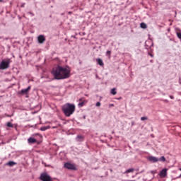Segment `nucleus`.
<instances>
[{
	"label": "nucleus",
	"instance_id": "1",
	"mask_svg": "<svg viewBox=\"0 0 181 181\" xmlns=\"http://www.w3.org/2000/svg\"><path fill=\"white\" fill-rule=\"evenodd\" d=\"M70 68L69 66H62L57 65L52 69V74L55 80H64L70 77Z\"/></svg>",
	"mask_w": 181,
	"mask_h": 181
},
{
	"label": "nucleus",
	"instance_id": "2",
	"mask_svg": "<svg viewBox=\"0 0 181 181\" xmlns=\"http://www.w3.org/2000/svg\"><path fill=\"white\" fill-rule=\"evenodd\" d=\"M62 110L66 117L73 115L76 111V105L70 103H66L62 106Z\"/></svg>",
	"mask_w": 181,
	"mask_h": 181
},
{
	"label": "nucleus",
	"instance_id": "3",
	"mask_svg": "<svg viewBox=\"0 0 181 181\" xmlns=\"http://www.w3.org/2000/svg\"><path fill=\"white\" fill-rule=\"evenodd\" d=\"M11 63V59L7 61H2L0 64V70H6L9 67V64Z\"/></svg>",
	"mask_w": 181,
	"mask_h": 181
},
{
	"label": "nucleus",
	"instance_id": "4",
	"mask_svg": "<svg viewBox=\"0 0 181 181\" xmlns=\"http://www.w3.org/2000/svg\"><path fill=\"white\" fill-rule=\"evenodd\" d=\"M40 179L42 181H52V177H50V175H49L47 173H42L40 176Z\"/></svg>",
	"mask_w": 181,
	"mask_h": 181
},
{
	"label": "nucleus",
	"instance_id": "5",
	"mask_svg": "<svg viewBox=\"0 0 181 181\" xmlns=\"http://www.w3.org/2000/svg\"><path fill=\"white\" fill-rule=\"evenodd\" d=\"M64 168H66V169H70L71 170H76V166H74V165L69 163H66L64 164Z\"/></svg>",
	"mask_w": 181,
	"mask_h": 181
},
{
	"label": "nucleus",
	"instance_id": "6",
	"mask_svg": "<svg viewBox=\"0 0 181 181\" xmlns=\"http://www.w3.org/2000/svg\"><path fill=\"white\" fill-rule=\"evenodd\" d=\"M148 160H149V162H152L153 163H156V162H159V158L150 156L148 157Z\"/></svg>",
	"mask_w": 181,
	"mask_h": 181
},
{
	"label": "nucleus",
	"instance_id": "7",
	"mask_svg": "<svg viewBox=\"0 0 181 181\" xmlns=\"http://www.w3.org/2000/svg\"><path fill=\"white\" fill-rule=\"evenodd\" d=\"M160 177H165L168 176V168L163 169L159 173Z\"/></svg>",
	"mask_w": 181,
	"mask_h": 181
},
{
	"label": "nucleus",
	"instance_id": "8",
	"mask_svg": "<svg viewBox=\"0 0 181 181\" xmlns=\"http://www.w3.org/2000/svg\"><path fill=\"white\" fill-rule=\"evenodd\" d=\"M37 40H38V42L42 45L45 43V42L46 41V38L45 37V35H40L38 36Z\"/></svg>",
	"mask_w": 181,
	"mask_h": 181
},
{
	"label": "nucleus",
	"instance_id": "9",
	"mask_svg": "<svg viewBox=\"0 0 181 181\" xmlns=\"http://www.w3.org/2000/svg\"><path fill=\"white\" fill-rule=\"evenodd\" d=\"M79 101L80 103L78 104V107H79V108L84 107V104H86V100H84V98L79 99Z\"/></svg>",
	"mask_w": 181,
	"mask_h": 181
},
{
	"label": "nucleus",
	"instance_id": "10",
	"mask_svg": "<svg viewBox=\"0 0 181 181\" xmlns=\"http://www.w3.org/2000/svg\"><path fill=\"white\" fill-rule=\"evenodd\" d=\"M28 144H36L37 142V140H36V139H35L33 137H30L28 139Z\"/></svg>",
	"mask_w": 181,
	"mask_h": 181
},
{
	"label": "nucleus",
	"instance_id": "11",
	"mask_svg": "<svg viewBox=\"0 0 181 181\" xmlns=\"http://www.w3.org/2000/svg\"><path fill=\"white\" fill-rule=\"evenodd\" d=\"M30 90V86H28L27 88L21 90V94H26L27 93H29Z\"/></svg>",
	"mask_w": 181,
	"mask_h": 181
},
{
	"label": "nucleus",
	"instance_id": "12",
	"mask_svg": "<svg viewBox=\"0 0 181 181\" xmlns=\"http://www.w3.org/2000/svg\"><path fill=\"white\" fill-rule=\"evenodd\" d=\"M96 62L98 63V64H99V66H101L103 67V66H104V62H103V59L98 58L96 59Z\"/></svg>",
	"mask_w": 181,
	"mask_h": 181
},
{
	"label": "nucleus",
	"instance_id": "13",
	"mask_svg": "<svg viewBox=\"0 0 181 181\" xmlns=\"http://www.w3.org/2000/svg\"><path fill=\"white\" fill-rule=\"evenodd\" d=\"M84 139V138L83 137V136L81 135H78L76 137V141L77 142H82V141Z\"/></svg>",
	"mask_w": 181,
	"mask_h": 181
},
{
	"label": "nucleus",
	"instance_id": "14",
	"mask_svg": "<svg viewBox=\"0 0 181 181\" xmlns=\"http://www.w3.org/2000/svg\"><path fill=\"white\" fill-rule=\"evenodd\" d=\"M140 26H141V28L142 29H146V28H148V26L146 25V23H141L140 24Z\"/></svg>",
	"mask_w": 181,
	"mask_h": 181
},
{
	"label": "nucleus",
	"instance_id": "15",
	"mask_svg": "<svg viewBox=\"0 0 181 181\" xmlns=\"http://www.w3.org/2000/svg\"><path fill=\"white\" fill-rule=\"evenodd\" d=\"M158 162H166V158L165 156H161L160 158H158Z\"/></svg>",
	"mask_w": 181,
	"mask_h": 181
},
{
	"label": "nucleus",
	"instance_id": "16",
	"mask_svg": "<svg viewBox=\"0 0 181 181\" xmlns=\"http://www.w3.org/2000/svg\"><path fill=\"white\" fill-rule=\"evenodd\" d=\"M117 89H115V88H112V90H111V94H112V95H115L116 94H117V90H116Z\"/></svg>",
	"mask_w": 181,
	"mask_h": 181
},
{
	"label": "nucleus",
	"instance_id": "17",
	"mask_svg": "<svg viewBox=\"0 0 181 181\" xmlns=\"http://www.w3.org/2000/svg\"><path fill=\"white\" fill-rule=\"evenodd\" d=\"M50 129V126L42 127L40 128L41 131H46V129Z\"/></svg>",
	"mask_w": 181,
	"mask_h": 181
},
{
	"label": "nucleus",
	"instance_id": "18",
	"mask_svg": "<svg viewBox=\"0 0 181 181\" xmlns=\"http://www.w3.org/2000/svg\"><path fill=\"white\" fill-rule=\"evenodd\" d=\"M8 166H14V165H16V163L13 162V161H9L8 163Z\"/></svg>",
	"mask_w": 181,
	"mask_h": 181
},
{
	"label": "nucleus",
	"instance_id": "19",
	"mask_svg": "<svg viewBox=\"0 0 181 181\" xmlns=\"http://www.w3.org/2000/svg\"><path fill=\"white\" fill-rule=\"evenodd\" d=\"M7 127L8 128H13V124L11 122H7Z\"/></svg>",
	"mask_w": 181,
	"mask_h": 181
},
{
	"label": "nucleus",
	"instance_id": "20",
	"mask_svg": "<svg viewBox=\"0 0 181 181\" xmlns=\"http://www.w3.org/2000/svg\"><path fill=\"white\" fill-rule=\"evenodd\" d=\"M141 121H146V120H148V117H141Z\"/></svg>",
	"mask_w": 181,
	"mask_h": 181
},
{
	"label": "nucleus",
	"instance_id": "21",
	"mask_svg": "<svg viewBox=\"0 0 181 181\" xmlns=\"http://www.w3.org/2000/svg\"><path fill=\"white\" fill-rule=\"evenodd\" d=\"M131 172H134V169L130 168L126 171V173H131Z\"/></svg>",
	"mask_w": 181,
	"mask_h": 181
},
{
	"label": "nucleus",
	"instance_id": "22",
	"mask_svg": "<svg viewBox=\"0 0 181 181\" xmlns=\"http://www.w3.org/2000/svg\"><path fill=\"white\" fill-rule=\"evenodd\" d=\"M106 54L110 57L111 56V51H107Z\"/></svg>",
	"mask_w": 181,
	"mask_h": 181
},
{
	"label": "nucleus",
	"instance_id": "23",
	"mask_svg": "<svg viewBox=\"0 0 181 181\" xmlns=\"http://www.w3.org/2000/svg\"><path fill=\"white\" fill-rule=\"evenodd\" d=\"M178 39H181V33H177Z\"/></svg>",
	"mask_w": 181,
	"mask_h": 181
},
{
	"label": "nucleus",
	"instance_id": "24",
	"mask_svg": "<svg viewBox=\"0 0 181 181\" xmlns=\"http://www.w3.org/2000/svg\"><path fill=\"white\" fill-rule=\"evenodd\" d=\"M96 107H101V103L97 102L96 103Z\"/></svg>",
	"mask_w": 181,
	"mask_h": 181
},
{
	"label": "nucleus",
	"instance_id": "25",
	"mask_svg": "<svg viewBox=\"0 0 181 181\" xmlns=\"http://www.w3.org/2000/svg\"><path fill=\"white\" fill-rule=\"evenodd\" d=\"M170 98H171V100H173V98H175V97L173 95H170Z\"/></svg>",
	"mask_w": 181,
	"mask_h": 181
},
{
	"label": "nucleus",
	"instance_id": "26",
	"mask_svg": "<svg viewBox=\"0 0 181 181\" xmlns=\"http://www.w3.org/2000/svg\"><path fill=\"white\" fill-rule=\"evenodd\" d=\"M152 175H155L156 173V171H151Z\"/></svg>",
	"mask_w": 181,
	"mask_h": 181
},
{
	"label": "nucleus",
	"instance_id": "27",
	"mask_svg": "<svg viewBox=\"0 0 181 181\" xmlns=\"http://www.w3.org/2000/svg\"><path fill=\"white\" fill-rule=\"evenodd\" d=\"M110 107H114V104H111V105H110Z\"/></svg>",
	"mask_w": 181,
	"mask_h": 181
},
{
	"label": "nucleus",
	"instance_id": "28",
	"mask_svg": "<svg viewBox=\"0 0 181 181\" xmlns=\"http://www.w3.org/2000/svg\"><path fill=\"white\" fill-rule=\"evenodd\" d=\"M180 84H181V78H180Z\"/></svg>",
	"mask_w": 181,
	"mask_h": 181
},
{
	"label": "nucleus",
	"instance_id": "29",
	"mask_svg": "<svg viewBox=\"0 0 181 181\" xmlns=\"http://www.w3.org/2000/svg\"><path fill=\"white\" fill-rule=\"evenodd\" d=\"M0 2H4V0H0Z\"/></svg>",
	"mask_w": 181,
	"mask_h": 181
},
{
	"label": "nucleus",
	"instance_id": "30",
	"mask_svg": "<svg viewBox=\"0 0 181 181\" xmlns=\"http://www.w3.org/2000/svg\"><path fill=\"white\" fill-rule=\"evenodd\" d=\"M35 135H39V134H33V136H35Z\"/></svg>",
	"mask_w": 181,
	"mask_h": 181
},
{
	"label": "nucleus",
	"instance_id": "31",
	"mask_svg": "<svg viewBox=\"0 0 181 181\" xmlns=\"http://www.w3.org/2000/svg\"><path fill=\"white\" fill-rule=\"evenodd\" d=\"M150 56H151V57H153L152 54H150Z\"/></svg>",
	"mask_w": 181,
	"mask_h": 181
},
{
	"label": "nucleus",
	"instance_id": "32",
	"mask_svg": "<svg viewBox=\"0 0 181 181\" xmlns=\"http://www.w3.org/2000/svg\"><path fill=\"white\" fill-rule=\"evenodd\" d=\"M7 117H11V115H7Z\"/></svg>",
	"mask_w": 181,
	"mask_h": 181
},
{
	"label": "nucleus",
	"instance_id": "33",
	"mask_svg": "<svg viewBox=\"0 0 181 181\" xmlns=\"http://www.w3.org/2000/svg\"><path fill=\"white\" fill-rule=\"evenodd\" d=\"M45 166H47V165H46V163H45Z\"/></svg>",
	"mask_w": 181,
	"mask_h": 181
},
{
	"label": "nucleus",
	"instance_id": "34",
	"mask_svg": "<svg viewBox=\"0 0 181 181\" xmlns=\"http://www.w3.org/2000/svg\"><path fill=\"white\" fill-rule=\"evenodd\" d=\"M180 170H181V168L180 169Z\"/></svg>",
	"mask_w": 181,
	"mask_h": 181
}]
</instances>
